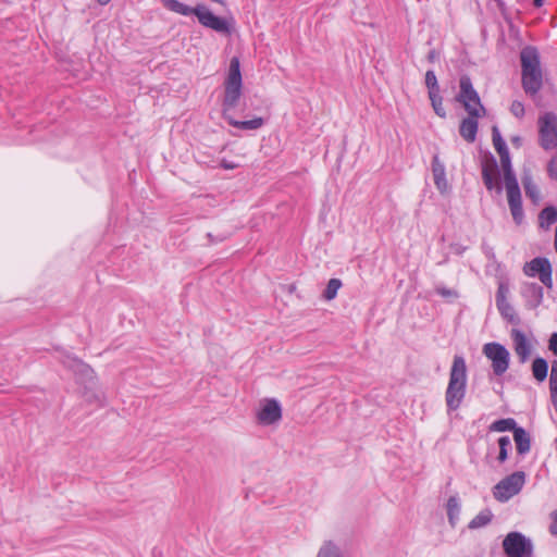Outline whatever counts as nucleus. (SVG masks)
<instances>
[{
    "label": "nucleus",
    "instance_id": "4468645a",
    "mask_svg": "<svg viewBox=\"0 0 557 557\" xmlns=\"http://www.w3.org/2000/svg\"><path fill=\"white\" fill-rule=\"evenodd\" d=\"M257 419L261 425L277 423L282 419L281 404L274 398L264 399L257 412Z\"/></svg>",
    "mask_w": 557,
    "mask_h": 557
},
{
    "label": "nucleus",
    "instance_id": "2eb2a0df",
    "mask_svg": "<svg viewBox=\"0 0 557 557\" xmlns=\"http://www.w3.org/2000/svg\"><path fill=\"white\" fill-rule=\"evenodd\" d=\"M466 112L468 113V116L461 121L459 133L465 140L468 143H473L476 138L479 127L478 120L484 116L486 113H483L480 109H473Z\"/></svg>",
    "mask_w": 557,
    "mask_h": 557
},
{
    "label": "nucleus",
    "instance_id": "7c9ffc66",
    "mask_svg": "<svg viewBox=\"0 0 557 557\" xmlns=\"http://www.w3.org/2000/svg\"><path fill=\"white\" fill-rule=\"evenodd\" d=\"M429 99L431 101L432 108L435 114L442 119L446 117V110L443 107V97L440 92H434L429 95Z\"/></svg>",
    "mask_w": 557,
    "mask_h": 557
},
{
    "label": "nucleus",
    "instance_id": "412c9836",
    "mask_svg": "<svg viewBox=\"0 0 557 557\" xmlns=\"http://www.w3.org/2000/svg\"><path fill=\"white\" fill-rule=\"evenodd\" d=\"M500 159V165L503 170L504 184L518 183L516 173L512 169L511 158L509 151L498 154Z\"/></svg>",
    "mask_w": 557,
    "mask_h": 557
},
{
    "label": "nucleus",
    "instance_id": "9d476101",
    "mask_svg": "<svg viewBox=\"0 0 557 557\" xmlns=\"http://www.w3.org/2000/svg\"><path fill=\"white\" fill-rule=\"evenodd\" d=\"M483 354L491 360L493 373L502 376L509 368L510 354L509 350L497 342L486 343L483 346Z\"/></svg>",
    "mask_w": 557,
    "mask_h": 557
},
{
    "label": "nucleus",
    "instance_id": "f3484780",
    "mask_svg": "<svg viewBox=\"0 0 557 557\" xmlns=\"http://www.w3.org/2000/svg\"><path fill=\"white\" fill-rule=\"evenodd\" d=\"M510 337L513 343V349L519 358L520 363H525L532 352V346L529 343L525 334L519 329H511Z\"/></svg>",
    "mask_w": 557,
    "mask_h": 557
},
{
    "label": "nucleus",
    "instance_id": "f03ea898",
    "mask_svg": "<svg viewBox=\"0 0 557 557\" xmlns=\"http://www.w3.org/2000/svg\"><path fill=\"white\" fill-rule=\"evenodd\" d=\"M163 5L172 12L189 16L195 15L198 22L207 28H210L219 34L231 35L233 32L234 20L218 16L202 3L197 4L195 8L188 7L178 0H161Z\"/></svg>",
    "mask_w": 557,
    "mask_h": 557
},
{
    "label": "nucleus",
    "instance_id": "0eeeda50",
    "mask_svg": "<svg viewBox=\"0 0 557 557\" xmlns=\"http://www.w3.org/2000/svg\"><path fill=\"white\" fill-rule=\"evenodd\" d=\"M539 145L544 150L557 148V114L545 112L537 119Z\"/></svg>",
    "mask_w": 557,
    "mask_h": 557
},
{
    "label": "nucleus",
    "instance_id": "cd10ccee",
    "mask_svg": "<svg viewBox=\"0 0 557 557\" xmlns=\"http://www.w3.org/2000/svg\"><path fill=\"white\" fill-rule=\"evenodd\" d=\"M499 453L497 456V461L502 465L508 459L509 451L512 448L511 441L509 436H500L498 438Z\"/></svg>",
    "mask_w": 557,
    "mask_h": 557
},
{
    "label": "nucleus",
    "instance_id": "7ed1b4c3",
    "mask_svg": "<svg viewBox=\"0 0 557 557\" xmlns=\"http://www.w3.org/2000/svg\"><path fill=\"white\" fill-rule=\"evenodd\" d=\"M522 88L529 96H535L543 87L541 59L533 46L524 47L520 52Z\"/></svg>",
    "mask_w": 557,
    "mask_h": 557
},
{
    "label": "nucleus",
    "instance_id": "e433bc0d",
    "mask_svg": "<svg viewBox=\"0 0 557 557\" xmlns=\"http://www.w3.org/2000/svg\"><path fill=\"white\" fill-rule=\"evenodd\" d=\"M547 174L552 180L557 181V160L554 158L547 163Z\"/></svg>",
    "mask_w": 557,
    "mask_h": 557
},
{
    "label": "nucleus",
    "instance_id": "c03bdc74",
    "mask_svg": "<svg viewBox=\"0 0 557 557\" xmlns=\"http://www.w3.org/2000/svg\"><path fill=\"white\" fill-rule=\"evenodd\" d=\"M550 400L557 413V391H550Z\"/></svg>",
    "mask_w": 557,
    "mask_h": 557
},
{
    "label": "nucleus",
    "instance_id": "ddd939ff",
    "mask_svg": "<svg viewBox=\"0 0 557 557\" xmlns=\"http://www.w3.org/2000/svg\"><path fill=\"white\" fill-rule=\"evenodd\" d=\"M505 187L512 220L517 225H521L524 221V212L519 183L508 184Z\"/></svg>",
    "mask_w": 557,
    "mask_h": 557
},
{
    "label": "nucleus",
    "instance_id": "423d86ee",
    "mask_svg": "<svg viewBox=\"0 0 557 557\" xmlns=\"http://www.w3.org/2000/svg\"><path fill=\"white\" fill-rule=\"evenodd\" d=\"M502 545L506 557H534L532 540L519 531L509 532Z\"/></svg>",
    "mask_w": 557,
    "mask_h": 557
},
{
    "label": "nucleus",
    "instance_id": "c85d7f7f",
    "mask_svg": "<svg viewBox=\"0 0 557 557\" xmlns=\"http://www.w3.org/2000/svg\"><path fill=\"white\" fill-rule=\"evenodd\" d=\"M492 140L494 148L498 154L509 151L506 141L504 140L498 126L492 127Z\"/></svg>",
    "mask_w": 557,
    "mask_h": 557
},
{
    "label": "nucleus",
    "instance_id": "37998d69",
    "mask_svg": "<svg viewBox=\"0 0 557 557\" xmlns=\"http://www.w3.org/2000/svg\"><path fill=\"white\" fill-rule=\"evenodd\" d=\"M221 168H223L225 170H233V169L236 168V164H234L232 162H228L225 159H223L222 162H221Z\"/></svg>",
    "mask_w": 557,
    "mask_h": 557
},
{
    "label": "nucleus",
    "instance_id": "ea45409f",
    "mask_svg": "<svg viewBox=\"0 0 557 557\" xmlns=\"http://www.w3.org/2000/svg\"><path fill=\"white\" fill-rule=\"evenodd\" d=\"M207 238L209 239L210 244H218L224 242L227 238V235L221 234L214 236L212 233H207Z\"/></svg>",
    "mask_w": 557,
    "mask_h": 557
},
{
    "label": "nucleus",
    "instance_id": "2f4dec72",
    "mask_svg": "<svg viewBox=\"0 0 557 557\" xmlns=\"http://www.w3.org/2000/svg\"><path fill=\"white\" fill-rule=\"evenodd\" d=\"M342 281L339 278H331L325 289L323 290V298L332 300L336 297L338 289L342 287Z\"/></svg>",
    "mask_w": 557,
    "mask_h": 557
},
{
    "label": "nucleus",
    "instance_id": "473e14b6",
    "mask_svg": "<svg viewBox=\"0 0 557 557\" xmlns=\"http://www.w3.org/2000/svg\"><path fill=\"white\" fill-rule=\"evenodd\" d=\"M424 82L425 87L428 88V95L441 91L436 74L433 70L426 71Z\"/></svg>",
    "mask_w": 557,
    "mask_h": 557
},
{
    "label": "nucleus",
    "instance_id": "20e7f679",
    "mask_svg": "<svg viewBox=\"0 0 557 557\" xmlns=\"http://www.w3.org/2000/svg\"><path fill=\"white\" fill-rule=\"evenodd\" d=\"M467 389V366L462 356L456 355L449 372L445 392L447 411H456L462 404Z\"/></svg>",
    "mask_w": 557,
    "mask_h": 557
},
{
    "label": "nucleus",
    "instance_id": "58836bf2",
    "mask_svg": "<svg viewBox=\"0 0 557 557\" xmlns=\"http://www.w3.org/2000/svg\"><path fill=\"white\" fill-rule=\"evenodd\" d=\"M548 349L557 357V332H554L548 339Z\"/></svg>",
    "mask_w": 557,
    "mask_h": 557
},
{
    "label": "nucleus",
    "instance_id": "5701e85b",
    "mask_svg": "<svg viewBox=\"0 0 557 557\" xmlns=\"http://www.w3.org/2000/svg\"><path fill=\"white\" fill-rule=\"evenodd\" d=\"M447 518L449 524L455 528L460 515V502L458 496H450L446 504Z\"/></svg>",
    "mask_w": 557,
    "mask_h": 557
},
{
    "label": "nucleus",
    "instance_id": "de8ad7c7",
    "mask_svg": "<svg viewBox=\"0 0 557 557\" xmlns=\"http://www.w3.org/2000/svg\"><path fill=\"white\" fill-rule=\"evenodd\" d=\"M101 5L108 4L111 0H97Z\"/></svg>",
    "mask_w": 557,
    "mask_h": 557
},
{
    "label": "nucleus",
    "instance_id": "6e6552de",
    "mask_svg": "<svg viewBox=\"0 0 557 557\" xmlns=\"http://www.w3.org/2000/svg\"><path fill=\"white\" fill-rule=\"evenodd\" d=\"M524 482L525 473L523 471H516L500 480L494 486L493 495L498 502H508L522 490Z\"/></svg>",
    "mask_w": 557,
    "mask_h": 557
},
{
    "label": "nucleus",
    "instance_id": "a19ab883",
    "mask_svg": "<svg viewBox=\"0 0 557 557\" xmlns=\"http://www.w3.org/2000/svg\"><path fill=\"white\" fill-rule=\"evenodd\" d=\"M440 58V52L436 51L435 49H431L426 55V60L430 62V63H434L435 61H437Z\"/></svg>",
    "mask_w": 557,
    "mask_h": 557
},
{
    "label": "nucleus",
    "instance_id": "f704fd0d",
    "mask_svg": "<svg viewBox=\"0 0 557 557\" xmlns=\"http://www.w3.org/2000/svg\"><path fill=\"white\" fill-rule=\"evenodd\" d=\"M435 292L437 295L444 297V298H457L458 297V292L455 290V289H450V288H447L445 286H436L435 287Z\"/></svg>",
    "mask_w": 557,
    "mask_h": 557
},
{
    "label": "nucleus",
    "instance_id": "dca6fc26",
    "mask_svg": "<svg viewBox=\"0 0 557 557\" xmlns=\"http://www.w3.org/2000/svg\"><path fill=\"white\" fill-rule=\"evenodd\" d=\"M521 296L525 300V307L533 310L543 302L544 288L537 283L527 282L521 287Z\"/></svg>",
    "mask_w": 557,
    "mask_h": 557
},
{
    "label": "nucleus",
    "instance_id": "c756f323",
    "mask_svg": "<svg viewBox=\"0 0 557 557\" xmlns=\"http://www.w3.org/2000/svg\"><path fill=\"white\" fill-rule=\"evenodd\" d=\"M317 557H343L337 545L332 541L325 542L319 549Z\"/></svg>",
    "mask_w": 557,
    "mask_h": 557
},
{
    "label": "nucleus",
    "instance_id": "4c0bfd02",
    "mask_svg": "<svg viewBox=\"0 0 557 557\" xmlns=\"http://www.w3.org/2000/svg\"><path fill=\"white\" fill-rule=\"evenodd\" d=\"M550 519H552V522H550L549 528H548L549 533L553 536H557V509L552 511Z\"/></svg>",
    "mask_w": 557,
    "mask_h": 557
},
{
    "label": "nucleus",
    "instance_id": "bb28decb",
    "mask_svg": "<svg viewBox=\"0 0 557 557\" xmlns=\"http://www.w3.org/2000/svg\"><path fill=\"white\" fill-rule=\"evenodd\" d=\"M541 227H549L557 222V208L554 206L545 207L539 214Z\"/></svg>",
    "mask_w": 557,
    "mask_h": 557
},
{
    "label": "nucleus",
    "instance_id": "b1692460",
    "mask_svg": "<svg viewBox=\"0 0 557 557\" xmlns=\"http://www.w3.org/2000/svg\"><path fill=\"white\" fill-rule=\"evenodd\" d=\"M532 374L539 382L545 381L548 373V362L542 357H535L532 361Z\"/></svg>",
    "mask_w": 557,
    "mask_h": 557
},
{
    "label": "nucleus",
    "instance_id": "a878e982",
    "mask_svg": "<svg viewBox=\"0 0 557 557\" xmlns=\"http://www.w3.org/2000/svg\"><path fill=\"white\" fill-rule=\"evenodd\" d=\"M493 512L491 511V509L488 508H485L483 510H481L468 524V528L470 530H474V529H479V528H483V527H486L487 524L491 523L492 519H493Z\"/></svg>",
    "mask_w": 557,
    "mask_h": 557
},
{
    "label": "nucleus",
    "instance_id": "a18cd8bd",
    "mask_svg": "<svg viewBox=\"0 0 557 557\" xmlns=\"http://www.w3.org/2000/svg\"><path fill=\"white\" fill-rule=\"evenodd\" d=\"M544 4V0H533V5L535 8H541Z\"/></svg>",
    "mask_w": 557,
    "mask_h": 557
},
{
    "label": "nucleus",
    "instance_id": "aec40b11",
    "mask_svg": "<svg viewBox=\"0 0 557 557\" xmlns=\"http://www.w3.org/2000/svg\"><path fill=\"white\" fill-rule=\"evenodd\" d=\"M513 441L516 443V449L518 455L524 456L531 449V436L525 429L520 426L518 430H515Z\"/></svg>",
    "mask_w": 557,
    "mask_h": 557
},
{
    "label": "nucleus",
    "instance_id": "39448f33",
    "mask_svg": "<svg viewBox=\"0 0 557 557\" xmlns=\"http://www.w3.org/2000/svg\"><path fill=\"white\" fill-rule=\"evenodd\" d=\"M480 168L485 188L500 195L504 189L500 171L497 160L491 151H481Z\"/></svg>",
    "mask_w": 557,
    "mask_h": 557
},
{
    "label": "nucleus",
    "instance_id": "393cba45",
    "mask_svg": "<svg viewBox=\"0 0 557 557\" xmlns=\"http://www.w3.org/2000/svg\"><path fill=\"white\" fill-rule=\"evenodd\" d=\"M520 426L517 424V421L513 418H503L494 421L490 426L488 430L491 432H512L515 433V430H518Z\"/></svg>",
    "mask_w": 557,
    "mask_h": 557
},
{
    "label": "nucleus",
    "instance_id": "f257e3e1",
    "mask_svg": "<svg viewBox=\"0 0 557 557\" xmlns=\"http://www.w3.org/2000/svg\"><path fill=\"white\" fill-rule=\"evenodd\" d=\"M243 95V76L240 71V61L238 57H233L230 61L228 72L224 81V97L222 100V117L233 127L243 131H255L264 124L262 117L239 121L233 117L231 112L238 106Z\"/></svg>",
    "mask_w": 557,
    "mask_h": 557
},
{
    "label": "nucleus",
    "instance_id": "6ab92c4d",
    "mask_svg": "<svg viewBox=\"0 0 557 557\" xmlns=\"http://www.w3.org/2000/svg\"><path fill=\"white\" fill-rule=\"evenodd\" d=\"M71 368L73 369L74 373L76 374L77 379L84 383L92 386L95 384V371L85 362L73 359L72 360Z\"/></svg>",
    "mask_w": 557,
    "mask_h": 557
},
{
    "label": "nucleus",
    "instance_id": "9b49d317",
    "mask_svg": "<svg viewBox=\"0 0 557 557\" xmlns=\"http://www.w3.org/2000/svg\"><path fill=\"white\" fill-rule=\"evenodd\" d=\"M510 294V285L507 280H499L497 292L495 295V302L499 314L504 320L512 325H519L521 323L520 317L517 314L515 308L508 301Z\"/></svg>",
    "mask_w": 557,
    "mask_h": 557
},
{
    "label": "nucleus",
    "instance_id": "49530a36",
    "mask_svg": "<svg viewBox=\"0 0 557 557\" xmlns=\"http://www.w3.org/2000/svg\"><path fill=\"white\" fill-rule=\"evenodd\" d=\"M497 2L498 8L503 11L504 10V2L502 0H495Z\"/></svg>",
    "mask_w": 557,
    "mask_h": 557
},
{
    "label": "nucleus",
    "instance_id": "79ce46f5",
    "mask_svg": "<svg viewBox=\"0 0 557 557\" xmlns=\"http://www.w3.org/2000/svg\"><path fill=\"white\" fill-rule=\"evenodd\" d=\"M510 141L516 148H520L522 146V137L519 135L512 136Z\"/></svg>",
    "mask_w": 557,
    "mask_h": 557
},
{
    "label": "nucleus",
    "instance_id": "72a5a7b5",
    "mask_svg": "<svg viewBox=\"0 0 557 557\" xmlns=\"http://www.w3.org/2000/svg\"><path fill=\"white\" fill-rule=\"evenodd\" d=\"M510 112L518 119L523 117L525 113L523 103L518 100H513L510 106Z\"/></svg>",
    "mask_w": 557,
    "mask_h": 557
},
{
    "label": "nucleus",
    "instance_id": "f8f14e48",
    "mask_svg": "<svg viewBox=\"0 0 557 557\" xmlns=\"http://www.w3.org/2000/svg\"><path fill=\"white\" fill-rule=\"evenodd\" d=\"M552 264L545 257H535L523 265V273L529 277L537 276L541 283L547 287H553Z\"/></svg>",
    "mask_w": 557,
    "mask_h": 557
},
{
    "label": "nucleus",
    "instance_id": "c9c22d12",
    "mask_svg": "<svg viewBox=\"0 0 557 557\" xmlns=\"http://www.w3.org/2000/svg\"><path fill=\"white\" fill-rule=\"evenodd\" d=\"M557 391V360L552 362V372L549 377V391Z\"/></svg>",
    "mask_w": 557,
    "mask_h": 557
},
{
    "label": "nucleus",
    "instance_id": "1a4fd4ad",
    "mask_svg": "<svg viewBox=\"0 0 557 557\" xmlns=\"http://www.w3.org/2000/svg\"><path fill=\"white\" fill-rule=\"evenodd\" d=\"M455 99L462 104L466 111L480 109L483 113H486V109L481 102L479 92L473 87L471 77L467 74L461 75L459 78V92Z\"/></svg>",
    "mask_w": 557,
    "mask_h": 557
},
{
    "label": "nucleus",
    "instance_id": "4be33fe9",
    "mask_svg": "<svg viewBox=\"0 0 557 557\" xmlns=\"http://www.w3.org/2000/svg\"><path fill=\"white\" fill-rule=\"evenodd\" d=\"M522 185L525 196L530 198L533 203H537L541 200V194L537 185L533 182L530 174H524L522 176Z\"/></svg>",
    "mask_w": 557,
    "mask_h": 557
},
{
    "label": "nucleus",
    "instance_id": "a211bd4d",
    "mask_svg": "<svg viewBox=\"0 0 557 557\" xmlns=\"http://www.w3.org/2000/svg\"><path fill=\"white\" fill-rule=\"evenodd\" d=\"M432 174L436 188L441 194L448 190L449 186L446 180V171L444 163L440 160L438 154H434L432 158Z\"/></svg>",
    "mask_w": 557,
    "mask_h": 557
}]
</instances>
